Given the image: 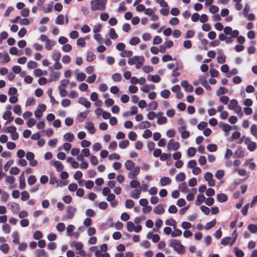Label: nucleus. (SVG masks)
<instances>
[{
  "label": "nucleus",
  "mask_w": 257,
  "mask_h": 257,
  "mask_svg": "<svg viewBox=\"0 0 257 257\" xmlns=\"http://www.w3.org/2000/svg\"><path fill=\"white\" fill-rule=\"evenodd\" d=\"M207 149L210 152H214L216 151L217 147L215 144H209L207 146Z\"/></svg>",
  "instance_id": "5fc2aeb1"
},
{
  "label": "nucleus",
  "mask_w": 257,
  "mask_h": 257,
  "mask_svg": "<svg viewBox=\"0 0 257 257\" xmlns=\"http://www.w3.org/2000/svg\"><path fill=\"white\" fill-rule=\"evenodd\" d=\"M133 55V52L131 50H124L120 53L122 57H128Z\"/></svg>",
  "instance_id": "a18cd8bd"
},
{
  "label": "nucleus",
  "mask_w": 257,
  "mask_h": 257,
  "mask_svg": "<svg viewBox=\"0 0 257 257\" xmlns=\"http://www.w3.org/2000/svg\"><path fill=\"white\" fill-rule=\"evenodd\" d=\"M179 189L184 193H186L188 191L187 186L185 183L180 184L179 186Z\"/></svg>",
  "instance_id": "a19ab883"
},
{
  "label": "nucleus",
  "mask_w": 257,
  "mask_h": 257,
  "mask_svg": "<svg viewBox=\"0 0 257 257\" xmlns=\"http://www.w3.org/2000/svg\"><path fill=\"white\" fill-rule=\"evenodd\" d=\"M71 104V101L68 99H63L61 101V105L64 107L69 106Z\"/></svg>",
  "instance_id": "680f3d73"
},
{
  "label": "nucleus",
  "mask_w": 257,
  "mask_h": 257,
  "mask_svg": "<svg viewBox=\"0 0 257 257\" xmlns=\"http://www.w3.org/2000/svg\"><path fill=\"white\" fill-rule=\"evenodd\" d=\"M35 99L33 97H29L27 98L26 102V106H30L34 105L35 103Z\"/></svg>",
  "instance_id": "8fccbe9b"
},
{
  "label": "nucleus",
  "mask_w": 257,
  "mask_h": 257,
  "mask_svg": "<svg viewBox=\"0 0 257 257\" xmlns=\"http://www.w3.org/2000/svg\"><path fill=\"white\" fill-rule=\"evenodd\" d=\"M150 80L154 83H158L160 81L161 78L158 75H155L151 76Z\"/></svg>",
  "instance_id": "0e129e2a"
},
{
  "label": "nucleus",
  "mask_w": 257,
  "mask_h": 257,
  "mask_svg": "<svg viewBox=\"0 0 257 257\" xmlns=\"http://www.w3.org/2000/svg\"><path fill=\"white\" fill-rule=\"evenodd\" d=\"M86 78V75L84 73H78L76 76V79L79 81H83Z\"/></svg>",
  "instance_id": "69168bd1"
},
{
  "label": "nucleus",
  "mask_w": 257,
  "mask_h": 257,
  "mask_svg": "<svg viewBox=\"0 0 257 257\" xmlns=\"http://www.w3.org/2000/svg\"><path fill=\"white\" fill-rule=\"evenodd\" d=\"M135 163L131 160H127L124 164L125 168L127 170H131L135 168Z\"/></svg>",
  "instance_id": "cd10ccee"
},
{
  "label": "nucleus",
  "mask_w": 257,
  "mask_h": 257,
  "mask_svg": "<svg viewBox=\"0 0 257 257\" xmlns=\"http://www.w3.org/2000/svg\"><path fill=\"white\" fill-rule=\"evenodd\" d=\"M65 16L63 15L58 16L55 20V23L58 25H63L64 24V20Z\"/></svg>",
  "instance_id": "2f4dec72"
},
{
  "label": "nucleus",
  "mask_w": 257,
  "mask_h": 257,
  "mask_svg": "<svg viewBox=\"0 0 257 257\" xmlns=\"http://www.w3.org/2000/svg\"><path fill=\"white\" fill-rule=\"evenodd\" d=\"M217 200L218 202H224L227 200V196L223 193L219 194L217 195Z\"/></svg>",
  "instance_id": "c85d7f7f"
},
{
  "label": "nucleus",
  "mask_w": 257,
  "mask_h": 257,
  "mask_svg": "<svg viewBox=\"0 0 257 257\" xmlns=\"http://www.w3.org/2000/svg\"><path fill=\"white\" fill-rule=\"evenodd\" d=\"M0 249L4 253H7L9 252L10 247L7 243H3L0 245Z\"/></svg>",
  "instance_id": "f704fd0d"
},
{
  "label": "nucleus",
  "mask_w": 257,
  "mask_h": 257,
  "mask_svg": "<svg viewBox=\"0 0 257 257\" xmlns=\"http://www.w3.org/2000/svg\"><path fill=\"white\" fill-rule=\"evenodd\" d=\"M52 164L56 168L57 171L60 172L64 169V166L62 163L58 161H53L51 162Z\"/></svg>",
  "instance_id": "2eb2a0df"
},
{
  "label": "nucleus",
  "mask_w": 257,
  "mask_h": 257,
  "mask_svg": "<svg viewBox=\"0 0 257 257\" xmlns=\"http://www.w3.org/2000/svg\"><path fill=\"white\" fill-rule=\"evenodd\" d=\"M218 38L221 41H225L227 44L231 43L233 41V40L231 37H227L222 33L219 35Z\"/></svg>",
  "instance_id": "dca6fc26"
},
{
  "label": "nucleus",
  "mask_w": 257,
  "mask_h": 257,
  "mask_svg": "<svg viewBox=\"0 0 257 257\" xmlns=\"http://www.w3.org/2000/svg\"><path fill=\"white\" fill-rule=\"evenodd\" d=\"M234 250L236 257H243L244 256V252L241 249L235 248Z\"/></svg>",
  "instance_id": "774afa93"
},
{
  "label": "nucleus",
  "mask_w": 257,
  "mask_h": 257,
  "mask_svg": "<svg viewBox=\"0 0 257 257\" xmlns=\"http://www.w3.org/2000/svg\"><path fill=\"white\" fill-rule=\"evenodd\" d=\"M215 223H216V220H215V219H213L212 221L208 222L204 226V228L206 230L209 229L210 228L213 227L215 225Z\"/></svg>",
  "instance_id": "49530a36"
},
{
  "label": "nucleus",
  "mask_w": 257,
  "mask_h": 257,
  "mask_svg": "<svg viewBox=\"0 0 257 257\" xmlns=\"http://www.w3.org/2000/svg\"><path fill=\"white\" fill-rule=\"evenodd\" d=\"M251 134L257 139V125L252 124L250 128Z\"/></svg>",
  "instance_id": "72a5a7b5"
},
{
  "label": "nucleus",
  "mask_w": 257,
  "mask_h": 257,
  "mask_svg": "<svg viewBox=\"0 0 257 257\" xmlns=\"http://www.w3.org/2000/svg\"><path fill=\"white\" fill-rule=\"evenodd\" d=\"M10 53L12 55H16L17 56H20L22 55L21 53H19L17 47H13L10 49Z\"/></svg>",
  "instance_id": "ea45409f"
},
{
  "label": "nucleus",
  "mask_w": 257,
  "mask_h": 257,
  "mask_svg": "<svg viewBox=\"0 0 257 257\" xmlns=\"http://www.w3.org/2000/svg\"><path fill=\"white\" fill-rule=\"evenodd\" d=\"M109 35L110 38L112 39H115L118 37L117 34L115 33L113 28H110L109 30Z\"/></svg>",
  "instance_id": "37998d69"
},
{
  "label": "nucleus",
  "mask_w": 257,
  "mask_h": 257,
  "mask_svg": "<svg viewBox=\"0 0 257 257\" xmlns=\"http://www.w3.org/2000/svg\"><path fill=\"white\" fill-rule=\"evenodd\" d=\"M178 123L179 125H180V126L178 127V131H182L186 128V125L184 123V121L183 118H181L178 120Z\"/></svg>",
  "instance_id": "e433bc0d"
},
{
  "label": "nucleus",
  "mask_w": 257,
  "mask_h": 257,
  "mask_svg": "<svg viewBox=\"0 0 257 257\" xmlns=\"http://www.w3.org/2000/svg\"><path fill=\"white\" fill-rule=\"evenodd\" d=\"M145 58L143 56H135L128 60V64L130 65H136L137 69H140L143 65Z\"/></svg>",
  "instance_id": "7ed1b4c3"
},
{
  "label": "nucleus",
  "mask_w": 257,
  "mask_h": 257,
  "mask_svg": "<svg viewBox=\"0 0 257 257\" xmlns=\"http://www.w3.org/2000/svg\"><path fill=\"white\" fill-rule=\"evenodd\" d=\"M151 126V123L148 121H143L139 123L135 127H138L140 129L143 130L145 128H149Z\"/></svg>",
  "instance_id": "4468645a"
},
{
  "label": "nucleus",
  "mask_w": 257,
  "mask_h": 257,
  "mask_svg": "<svg viewBox=\"0 0 257 257\" xmlns=\"http://www.w3.org/2000/svg\"><path fill=\"white\" fill-rule=\"evenodd\" d=\"M141 194V189H136L131 191L130 196L134 199H138Z\"/></svg>",
  "instance_id": "9b49d317"
},
{
  "label": "nucleus",
  "mask_w": 257,
  "mask_h": 257,
  "mask_svg": "<svg viewBox=\"0 0 257 257\" xmlns=\"http://www.w3.org/2000/svg\"><path fill=\"white\" fill-rule=\"evenodd\" d=\"M64 139L66 141L72 142L74 140V136L72 133L68 132L64 135Z\"/></svg>",
  "instance_id": "b1692460"
},
{
  "label": "nucleus",
  "mask_w": 257,
  "mask_h": 257,
  "mask_svg": "<svg viewBox=\"0 0 257 257\" xmlns=\"http://www.w3.org/2000/svg\"><path fill=\"white\" fill-rule=\"evenodd\" d=\"M35 255L37 257H48V253L43 249H37L35 251Z\"/></svg>",
  "instance_id": "bb28decb"
},
{
  "label": "nucleus",
  "mask_w": 257,
  "mask_h": 257,
  "mask_svg": "<svg viewBox=\"0 0 257 257\" xmlns=\"http://www.w3.org/2000/svg\"><path fill=\"white\" fill-rule=\"evenodd\" d=\"M181 85L184 88L186 91L188 92H192L193 91V87L189 85L188 81L183 80L181 82Z\"/></svg>",
  "instance_id": "9d476101"
},
{
  "label": "nucleus",
  "mask_w": 257,
  "mask_h": 257,
  "mask_svg": "<svg viewBox=\"0 0 257 257\" xmlns=\"http://www.w3.org/2000/svg\"><path fill=\"white\" fill-rule=\"evenodd\" d=\"M140 182L136 180H133L130 182V186L131 188H135L136 187H140Z\"/></svg>",
  "instance_id": "58836bf2"
},
{
  "label": "nucleus",
  "mask_w": 257,
  "mask_h": 257,
  "mask_svg": "<svg viewBox=\"0 0 257 257\" xmlns=\"http://www.w3.org/2000/svg\"><path fill=\"white\" fill-rule=\"evenodd\" d=\"M248 229L252 233L257 232V226L254 224H250L248 226Z\"/></svg>",
  "instance_id": "de8ad7c7"
},
{
  "label": "nucleus",
  "mask_w": 257,
  "mask_h": 257,
  "mask_svg": "<svg viewBox=\"0 0 257 257\" xmlns=\"http://www.w3.org/2000/svg\"><path fill=\"white\" fill-rule=\"evenodd\" d=\"M112 79L114 81L119 82L121 81L122 77L119 73H116L112 75Z\"/></svg>",
  "instance_id": "c03bdc74"
},
{
  "label": "nucleus",
  "mask_w": 257,
  "mask_h": 257,
  "mask_svg": "<svg viewBox=\"0 0 257 257\" xmlns=\"http://www.w3.org/2000/svg\"><path fill=\"white\" fill-rule=\"evenodd\" d=\"M13 237V242L16 244H19V235L17 231H14L12 234Z\"/></svg>",
  "instance_id": "c9c22d12"
},
{
  "label": "nucleus",
  "mask_w": 257,
  "mask_h": 257,
  "mask_svg": "<svg viewBox=\"0 0 257 257\" xmlns=\"http://www.w3.org/2000/svg\"><path fill=\"white\" fill-rule=\"evenodd\" d=\"M55 42L53 40L50 39L47 40V41L45 42V48L47 50H51L55 45Z\"/></svg>",
  "instance_id": "f3484780"
},
{
  "label": "nucleus",
  "mask_w": 257,
  "mask_h": 257,
  "mask_svg": "<svg viewBox=\"0 0 257 257\" xmlns=\"http://www.w3.org/2000/svg\"><path fill=\"white\" fill-rule=\"evenodd\" d=\"M134 206V201L131 199H127L125 201V206L127 208H132Z\"/></svg>",
  "instance_id": "4d7b16f0"
},
{
  "label": "nucleus",
  "mask_w": 257,
  "mask_h": 257,
  "mask_svg": "<svg viewBox=\"0 0 257 257\" xmlns=\"http://www.w3.org/2000/svg\"><path fill=\"white\" fill-rule=\"evenodd\" d=\"M171 180L167 177H163L160 179V184L161 186H165L170 184Z\"/></svg>",
  "instance_id": "393cba45"
},
{
  "label": "nucleus",
  "mask_w": 257,
  "mask_h": 257,
  "mask_svg": "<svg viewBox=\"0 0 257 257\" xmlns=\"http://www.w3.org/2000/svg\"><path fill=\"white\" fill-rule=\"evenodd\" d=\"M169 245L179 254H183L185 252V246L181 243L179 240L172 239L171 240Z\"/></svg>",
  "instance_id": "f03ea898"
},
{
  "label": "nucleus",
  "mask_w": 257,
  "mask_h": 257,
  "mask_svg": "<svg viewBox=\"0 0 257 257\" xmlns=\"http://www.w3.org/2000/svg\"><path fill=\"white\" fill-rule=\"evenodd\" d=\"M165 224L167 225L172 226H173V227H174L177 225V223L174 219L170 218L169 219H167V220H166Z\"/></svg>",
  "instance_id": "79ce46f5"
},
{
  "label": "nucleus",
  "mask_w": 257,
  "mask_h": 257,
  "mask_svg": "<svg viewBox=\"0 0 257 257\" xmlns=\"http://www.w3.org/2000/svg\"><path fill=\"white\" fill-rule=\"evenodd\" d=\"M36 181V178L34 175H31L28 178V183L30 185H32L35 184Z\"/></svg>",
  "instance_id": "09e8293b"
},
{
  "label": "nucleus",
  "mask_w": 257,
  "mask_h": 257,
  "mask_svg": "<svg viewBox=\"0 0 257 257\" xmlns=\"http://www.w3.org/2000/svg\"><path fill=\"white\" fill-rule=\"evenodd\" d=\"M75 227L73 225H69L66 228V231L68 235L72 236V231L75 229Z\"/></svg>",
  "instance_id": "13d9d810"
},
{
  "label": "nucleus",
  "mask_w": 257,
  "mask_h": 257,
  "mask_svg": "<svg viewBox=\"0 0 257 257\" xmlns=\"http://www.w3.org/2000/svg\"><path fill=\"white\" fill-rule=\"evenodd\" d=\"M11 227L8 224H5L3 225L2 230L6 234H8L11 231Z\"/></svg>",
  "instance_id": "bf43d9fd"
},
{
  "label": "nucleus",
  "mask_w": 257,
  "mask_h": 257,
  "mask_svg": "<svg viewBox=\"0 0 257 257\" xmlns=\"http://www.w3.org/2000/svg\"><path fill=\"white\" fill-rule=\"evenodd\" d=\"M185 174L182 172L179 174H178L176 176V180L178 181H183L185 179Z\"/></svg>",
  "instance_id": "603ef678"
},
{
  "label": "nucleus",
  "mask_w": 257,
  "mask_h": 257,
  "mask_svg": "<svg viewBox=\"0 0 257 257\" xmlns=\"http://www.w3.org/2000/svg\"><path fill=\"white\" fill-rule=\"evenodd\" d=\"M107 0H91V9L92 11H103L105 9Z\"/></svg>",
  "instance_id": "f257e3e1"
},
{
  "label": "nucleus",
  "mask_w": 257,
  "mask_h": 257,
  "mask_svg": "<svg viewBox=\"0 0 257 257\" xmlns=\"http://www.w3.org/2000/svg\"><path fill=\"white\" fill-rule=\"evenodd\" d=\"M154 212L157 214H162L164 213L165 209L162 205L159 204L154 208Z\"/></svg>",
  "instance_id": "4be33fe9"
},
{
  "label": "nucleus",
  "mask_w": 257,
  "mask_h": 257,
  "mask_svg": "<svg viewBox=\"0 0 257 257\" xmlns=\"http://www.w3.org/2000/svg\"><path fill=\"white\" fill-rule=\"evenodd\" d=\"M152 133L150 130H146L143 134V137L145 139H148L152 136Z\"/></svg>",
  "instance_id": "338daca9"
},
{
  "label": "nucleus",
  "mask_w": 257,
  "mask_h": 257,
  "mask_svg": "<svg viewBox=\"0 0 257 257\" xmlns=\"http://www.w3.org/2000/svg\"><path fill=\"white\" fill-rule=\"evenodd\" d=\"M204 201H205V197L202 194H199L197 196L195 204L196 205L198 206L200 205Z\"/></svg>",
  "instance_id": "5701e85b"
},
{
  "label": "nucleus",
  "mask_w": 257,
  "mask_h": 257,
  "mask_svg": "<svg viewBox=\"0 0 257 257\" xmlns=\"http://www.w3.org/2000/svg\"><path fill=\"white\" fill-rule=\"evenodd\" d=\"M196 153V149L194 147H190L187 150V155L189 157H192L195 156Z\"/></svg>",
  "instance_id": "473e14b6"
},
{
  "label": "nucleus",
  "mask_w": 257,
  "mask_h": 257,
  "mask_svg": "<svg viewBox=\"0 0 257 257\" xmlns=\"http://www.w3.org/2000/svg\"><path fill=\"white\" fill-rule=\"evenodd\" d=\"M8 205L10 206V209L12 210L13 213H17L20 210V206L17 203H9Z\"/></svg>",
  "instance_id": "6ab92c4d"
},
{
  "label": "nucleus",
  "mask_w": 257,
  "mask_h": 257,
  "mask_svg": "<svg viewBox=\"0 0 257 257\" xmlns=\"http://www.w3.org/2000/svg\"><path fill=\"white\" fill-rule=\"evenodd\" d=\"M126 227L128 231L132 232L135 229V224L132 222L128 221L127 222Z\"/></svg>",
  "instance_id": "052dcab7"
},
{
  "label": "nucleus",
  "mask_w": 257,
  "mask_h": 257,
  "mask_svg": "<svg viewBox=\"0 0 257 257\" xmlns=\"http://www.w3.org/2000/svg\"><path fill=\"white\" fill-rule=\"evenodd\" d=\"M219 126L223 130V131L226 133H227L231 131L233 127L227 123H225L223 122H220L219 123Z\"/></svg>",
  "instance_id": "ddd939ff"
},
{
  "label": "nucleus",
  "mask_w": 257,
  "mask_h": 257,
  "mask_svg": "<svg viewBox=\"0 0 257 257\" xmlns=\"http://www.w3.org/2000/svg\"><path fill=\"white\" fill-rule=\"evenodd\" d=\"M30 198V195L27 191H23L21 193V199L23 201H26Z\"/></svg>",
  "instance_id": "6e6d98bb"
},
{
  "label": "nucleus",
  "mask_w": 257,
  "mask_h": 257,
  "mask_svg": "<svg viewBox=\"0 0 257 257\" xmlns=\"http://www.w3.org/2000/svg\"><path fill=\"white\" fill-rule=\"evenodd\" d=\"M60 74L58 72H53L50 75V77L49 79V82H52L53 81H55L58 79L59 77Z\"/></svg>",
  "instance_id": "c756f323"
},
{
  "label": "nucleus",
  "mask_w": 257,
  "mask_h": 257,
  "mask_svg": "<svg viewBox=\"0 0 257 257\" xmlns=\"http://www.w3.org/2000/svg\"><path fill=\"white\" fill-rule=\"evenodd\" d=\"M140 41V39L137 37L132 38L130 41V44L131 45L134 46L138 44Z\"/></svg>",
  "instance_id": "864d4df0"
},
{
  "label": "nucleus",
  "mask_w": 257,
  "mask_h": 257,
  "mask_svg": "<svg viewBox=\"0 0 257 257\" xmlns=\"http://www.w3.org/2000/svg\"><path fill=\"white\" fill-rule=\"evenodd\" d=\"M78 102L80 104H82L87 108H89L91 106L90 102L88 101L85 97H80L79 98Z\"/></svg>",
  "instance_id": "a211bd4d"
},
{
  "label": "nucleus",
  "mask_w": 257,
  "mask_h": 257,
  "mask_svg": "<svg viewBox=\"0 0 257 257\" xmlns=\"http://www.w3.org/2000/svg\"><path fill=\"white\" fill-rule=\"evenodd\" d=\"M174 231L171 233V236L172 237H177L181 235L182 231L177 228V225L173 227Z\"/></svg>",
  "instance_id": "7c9ffc66"
},
{
  "label": "nucleus",
  "mask_w": 257,
  "mask_h": 257,
  "mask_svg": "<svg viewBox=\"0 0 257 257\" xmlns=\"http://www.w3.org/2000/svg\"><path fill=\"white\" fill-rule=\"evenodd\" d=\"M26 187L25 178L24 173H22L19 177V188L23 189Z\"/></svg>",
  "instance_id": "412c9836"
},
{
  "label": "nucleus",
  "mask_w": 257,
  "mask_h": 257,
  "mask_svg": "<svg viewBox=\"0 0 257 257\" xmlns=\"http://www.w3.org/2000/svg\"><path fill=\"white\" fill-rule=\"evenodd\" d=\"M180 147L179 143L174 141V140H170L167 144V149L168 150H178Z\"/></svg>",
  "instance_id": "423d86ee"
},
{
  "label": "nucleus",
  "mask_w": 257,
  "mask_h": 257,
  "mask_svg": "<svg viewBox=\"0 0 257 257\" xmlns=\"http://www.w3.org/2000/svg\"><path fill=\"white\" fill-rule=\"evenodd\" d=\"M160 95L164 98H168L170 95V92L169 90L165 89L161 92Z\"/></svg>",
  "instance_id": "3c124183"
},
{
  "label": "nucleus",
  "mask_w": 257,
  "mask_h": 257,
  "mask_svg": "<svg viewBox=\"0 0 257 257\" xmlns=\"http://www.w3.org/2000/svg\"><path fill=\"white\" fill-rule=\"evenodd\" d=\"M228 108L231 110H234L239 106L238 105V101L237 100L233 99H231L228 104Z\"/></svg>",
  "instance_id": "aec40b11"
},
{
  "label": "nucleus",
  "mask_w": 257,
  "mask_h": 257,
  "mask_svg": "<svg viewBox=\"0 0 257 257\" xmlns=\"http://www.w3.org/2000/svg\"><path fill=\"white\" fill-rule=\"evenodd\" d=\"M27 66L30 69H34L37 67V63L33 61H29L27 63Z\"/></svg>",
  "instance_id": "e2e57ef3"
},
{
  "label": "nucleus",
  "mask_w": 257,
  "mask_h": 257,
  "mask_svg": "<svg viewBox=\"0 0 257 257\" xmlns=\"http://www.w3.org/2000/svg\"><path fill=\"white\" fill-rule=\"evenodd\" d=\"M3 118L7 120V121L6 122L5 124H8L9 123L12 121L14 119V117L12 116V112L11 111L8 110L6 111L3 115Z\"/></svg>",
  "instance_id": "1a4fd4ad"
},
{
  "label": "nucleus",
  "mask_w": 257,
  "mask_h": 257,
  "mask_svg": "<svg viewBox=\"0 0 257 257\" xmlns=\"http://www.w3.org/2000/svg\"><path fill=\"white\" fill-rule=\"evenodd\" d=\"M130 142L127 140H124L123 141H121L119 143V147L121 149H125L127 148L129 145Z\"/></svg>",
  "instance_id": "4c0bfd02"
},
{
  "label": "nucleus",
  "mask_w": 257,
  "mask_h": 257,
  "mask_svg": "<svg viewBox=\"0 0 257 257\" xmlns=\"http://www.w3.org/2000/svg\"><path fill=\"white\" fill-rule=\"evenodd\" d=\"M76 209L71 206H68L66 208L67 219H71L74 216Z\"/></svg>",
  "instance_id": "6e6552de"
},
{
  "label": "nucleus",
  "mask_w": 257,
  "mask_h": 257,
  "mask_svg": "<svg viewBox=\"0 0 257 257\" xmlns=\"http://www.w3.org/2000/svg\"><path fill=\"white\" fill-rule=\"evenodd\" d=\"M130 171L128 173L127 176L130 179H134L139 174L140 167L139 166H137Z\"/></svg>",
  "instance_id": "0eeeda50"
},
{
  "label": "nucleus",
  "mask_w": 257,
  "mask_h": 257,
  "mask_svg": "<svg viewBox=\"0 0 257 257\" xmlns=\"http://www.w3.org/2000/svg\"><path fill=\"white\" fill-rule=\"evenodd\" d=\"M85 128L87 129L88 132L91 135L94 134L95 133V128L94 126L93 123L91 122H86Z\"/></svg>",
  "instance_id": "f8f14e48"
},
{
  "label": "nucleus",
  "mask_w": 257,
  "mask_h": 257,
  "mask_svg": "<svg viewBox=\"0 0 257 257\" xmlns=\"http://www.w3.org/2000/svg\"><path fill=\"white\" fill-rule=\"evenodd\" d=\"M237 238V235L234 237H225L221 240V243L223 245H232L235 242Z\"/></svg>",
  "instance_id": "20e7f679"
},
{
  "label": "nucleus",
  "mask_w": 257,
  "mask_h": 257,
  "mask_svg": "<svg viewBox=\"0 0 257 257\" xmlns=\"http://www.w3.org/2000/svg\"><path fill=\"white\" fill-rule=\"evenodd\" d=\"M245 140V144L247 148L251 152L254 151L256 148V144L255 142H252L249 138H243Z\"/></svg>",
  "instance_id": "39448f33"
},
{
  "label": "nucleus",
  "mask_w": 257,
  "mask_h": 257,
  "mask_svg": "<svg viewBox=\"0 0 257 257\" xmlns=\"http://www.w3.org/2000/svg\"><path fill=\"white\" fill-rule=\"evenodd\" d=\"M219 55L217 57V61L218 63L222 64L225 62V56L222 55V50H219L218 52Z\"/></svg>",
  "instance_id": "a878e982"
}]
</instances>
